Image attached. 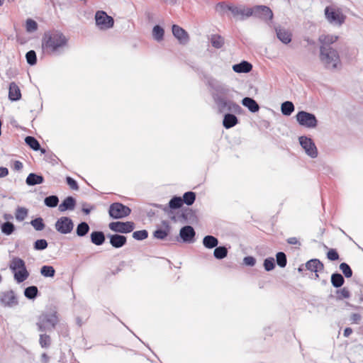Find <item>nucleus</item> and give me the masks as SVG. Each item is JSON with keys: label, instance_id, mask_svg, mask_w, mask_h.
<instances>
[{"label": "nucleus", "instance_id": "7", "mask_svg": "<svg viewBox=\"0 0 363 363\" xmlns=\"http://www.w3.org/2000/svg\"><path fill=\"white\" fill-rule=\"evenodd\" d=\"M131 210L129 207L121 203H112L108 210L109 215L114 219H120L130 215Z\"/></svg>", "mask_w": 363, "mask_h": 363}, {"label": "nucleus", "instance_id": "8", "mask_svg": "<svg viewBox=\"0 0 363 363\" xmlns=\"http://www.w3.org/2000/svg\"><path fill=\"white\" fill-rule=\"evenodd\" d=\"M95 21L96 26L101 30L109 29L112 28L114 24L113 18L104 11H96L95 14Z\"/></svg>", "mask_w": 363, "mask_h": 363}, {"label": "nucleus", "instance_id": "38", "mask_svg": "<svg viewBox=\"0 0 363 363\" xmlns=\"http://www.w3.org/2000/svg\"><path fill=\"white\" fill-rule=\"evenodd\" d=\"M164 30L160 26H155L152 29L153 38L160 42L164 38Z\"/></svg>", "mask_w": 363, "mask_h": 363}, {"label": "nucleus", "instance_id": "1", "mask_svg": "<svg viewBox=\"0 0 363 363\" xmlns=\"http://www.w3.org/2000/svg\"><path fill=\"white\" fill-rule=\"evenodd\" d=\"M68 39L57 30L45 33L42 40V48L45 53L59 55L67 45Z\"/></svg>", "mask_w": 363, "mask_h": 363}, {"label": "nucleus", "instance_id": "4", "mask_svg": "<svg viewBox=\"0 0 363 363\" xmlns=\"http://www.w3.org/2000/svg\"><path fill=\"white\" fill-rule=\"evenodd\" d=\"M325 15L327 21L335 26H342L346 19L342 11L335 6H327L325 9Z\"/></svg>", "mask_w": 363, "mask_h": 363}, {"label": "nucleus", "instance_id": "24", "mask_svg": "<svg viewBox=\"0 0 363 363\" xmlns=\"http://www.w3.org/2000/svg\"><path fill=\"white\" fill-rule=\"evenodd\" d=\"M252 69V64L245 60L233 66V70L237 73H248Z\"/></svg>", "mask_w": 363, "mask_h": 363}, {"label": "nucleus", "instance_id": "2", "mask_svg": "<svg viewBox=\"0 0 363 363\" xmlns=\"http://www.w3.org/2000/svg\"><path fill=\"white\" fill-rule=\"evenodd\" d=\"M58 322L59 318L56 312L43 313L37 318L36 326L40 333L51 332Z\"/></svg>", "mask_w": 363, "mask_h": 363}, {"label": "nucleus", "instance_id": "10", "mask_svg": "<svg viewBox=\"0 0 363 363\" xmlns=\"http://www.w3.org/2000/svg\"><path fill=\"white\" fill-rule=\"evenodd\" d=\"M302 148L305 150L307 155L311 158H315L318 156V149L313 140L306 136H301L298 138Z\"/></svg>", "mask_w": 363, "mask_h": 363}, {"label": "nucleus", "instance_id": "58", "mask_svg": "<svg viewBox=\"0 0 363 363\" xmlns=\"http://www.w3.org/2000/svg\"><path fill=\"white\" fill-rule=\"evenodd\" d=\"M66 181H67V184L69 186V187L72 190H78L79 189L78 184L73 178H72L70 177H67Z\"/></svg>", "mask_w": 363, "mask_h": 363}, {"label": "nucleus", "instance_id": "41", "mask_svg": "<svg viewBox=\"0 0 363 363\" xmlns=\"http://www.w3.org/2000/svg\"><path fill=\"white\" fill-rule=\"evenodd\" d=\"M40 274L44 277H54L55 269L52 266L44 265L40 269Z\"/></svg>", "mask_w": 363, "mask_h": 363}, {"label": "nucleus", "instance_id": "31", "mask_svg": "<svg viewBox=\"0 0 363 363\" xmlns=\"http://www.w3.org/2000/svg\"><path fill=\"white\" fill-rule=\"evenodd\" d=\"M52 340L49 335L42 333L39 335V345L42 348L48 349L51 346Z\"/></svg>", "mask_w": 363, "mask_h": 363}, {"label": "nucleus", "instance_id": "30", "mask_svg": "<svg viewBox=\"0 0 363 363\" xmlns=\"http://www.w3.org/2000/svg\"><path fill=\"white\" fill-rule=\"evenodd\" d=\"M203 245L206 248L213 249L218 245V240L213 235H206L203 238Z\"/></svg>", "mask_w": 363, "mask_h": 363}, {"label": "nucleus", "instance_id": "9", "mask_svg": "<svg viewBox=\"0 0 363 363\" xmlns=\"http://www.w3.org/2000/svg\"><path fill=\"white\" fill-rule=\"evenodd\" d=\"M219 112L222 113L224 111H232L237 113L240 110V106L231 100H228L226 96L222 98H216L215 101Z\"/></svg>", "mask_w": 363, "mask_h": 363}, {"label": "nucleus", "instance_id": "46", "mask_svg": "<svg viewBox=\"0 0 363 363\" xmlns=\"http://www.w3.org/2000/svg\"><path fill=\"white\" fill-rule=\"evenodd\" d=\"M1 232L6 235H11L14 230H15V226L14 225L11 223V222H5L2 225H1Z\"/></svg>", "mask_w": 363, "mask_h": 363}, {"label": "nucleus", "instance_id": "53", "mask_svg": "<svg viewBox=\"0 0 363 363\" xmlns=\"http://www.w3.org/2000/svg\"><path fill=\"white\" fill-rule=\"evenodd\" d=\"M26 58L30 65H35L37 62L36 53L34 50L28 51L26 55Z\"/></svg>", "mask_w": 363, "mask_h": 363}, {"label": "nucleus", "instance_id": "18", "mask_svg": "<svg viewBox=\"0 0 363 363\" xmlns=\"http://www.w3.org/2000/svg\"><path fill=\"white\" fill-rule=\"evenodd\" d=\"M228 9L231 11L234 16H252V8H246L243 6H228Z\"/></svg>", "mask_w": 363, "mask_h": 363}, {"label": "nucleus", "instance_id": "3", "mask_svg": "<svg viewBox=\"0 0 363 363\" xmlns=\"http://www.w3.org/2000/svg\"><path fill=\"white\" fill-rule=\"evenodd\" d=\"M320 59L327 69H336L340 64L339 54L334 48H320Z\"/></svg>", "mask_w": 363, "mask_h": 363}, {"label": "nucleus", "instance_id": "48", "mask_svg": "<svg viewBox=\"0 0 363 363\" xmlns=\"http://www.w3.org/2000/svg\"><path fill=\"white\" fill-rule=\"evenodd\" d=\"M15 216L17 220L23 221L28 216V210L24 207H18Z\"/></svg>", "mask_w": 363, "mask_h": 363}, {"label": "nucleus", "instance_id": "35", "mask_svg": "<svg viewBox=\"0 0 363 363\" xmlns=\"http://www.w3.org/2000/svg\"><path fill=\"white\" fill-rule=\"evenodd\" d=\"M228 255V249L225 246L216 247L213 256L218 259H223Z\"/></svg>", "mask_w": 363, "mask_h": 363}, {"label": "nucleus", "instance_id": "23", "mask_svg": "<svg viewBox=\"0 0 363 363\" xmlns=\"http://www.w3.org/2000/svg\"><path fill=\"white\" fill-rule=\"evenodd\" d=\"M21 98V93L18 86L15 82L9 84V99L11 101H18Z\"/></svg>", "mask_w": 363, "mask_h": 363}, {"label": "nucleus", "instance_id": "49", "mask_svg": "<svg viewBox=\"0 0 363 363\" xmlns=\"http://www.w3.org/2000/svg\"><path fill=\"white\" fill-rule=\"evenodd\" d=\"M276 260L280 267H285L287 264L286 256L282 252H279L276 255Z\"/></svg>", "mask_w": 363, "mask_h": 363}, {"label": "nucleus", "instance_id": "32", "mask_svg": "<svg viewBox=\"0 0 363 363\" xmlns=\"http://www.w3.org/2000/svg\"><path fill=\"white\" fill-rule=\"evenodd\" d=\"M345 283V279L340 273H333L331 275V284L335 288L341 287Z\"/></svg>", "mask_w": 363, "mask_h": 363}, {"label": "nucleus", "instance_id": "15", "mask_svg": "<svg viewBox=\"0 0 363 363\" xmlns=\"http://www.w3.org/2000/svg\"><path fill=\"white\" fill-rule=\"evenodd\" d=\"M195 235L196 232L191 225H185L180 229L179 236L184 242L192 243Z\"/></svg>", "mask_w": 363, "mask_h": 363}, {"label": "nucleus", "instance_id": "40", "mask_svg": "<svg viewBox=\"0 0 363 363\" xmlns=\"http://www.w3.org/2000/svg\"><path fill=\"white\" fill-rule=\"evenodd\" d=\"M26 143L33 150L38 151L40 149L39 142L33 136H27L25 138Z\"/></svg>", "mask_w": 363, "mask_h": 363}, {"label": "nucleus", "instance_id": "17", "mask_svg": "<svg viewBox=\"0 0 363 363\" xmlns=\"http://www.w3.org/2000/svg\"><path fill=\"white\" fill-rule=\"evenodd\" d=\"M305 267L306 269L315 272L316 277H318L317 273L324 269L323 264L318 259H312L308 261L305 264Z\"/></svg>", "mask_w": 363, "mask_h": 363}, {"label": "nucleus", "instance_id": "33", "mask_svg": "<svg viewBox=\"0 0 363 363\" xmlns=\"http://www.w3.org/2000/svg\"><path fill=\"white\" fill-rule=\"evenodd\" d=\"M13 276L18 283H22L28 278L29 272L27 269H22L13 272Z\"/></svg>", "mask_w": 363, "mask_h": 363}, {"label": "nucleus", "instance_id": "5", "mask_svg": "<svg viewBox=\"0 0 363 363\" xmlns=\"http://www.w3.org/2000/svg\"><path fill=\"white\" fill-rule=\"evenodd\" d=\"M207 84L211 89V94L214 101H216L217 97L222 98L226 96L228 89L225 84L213 78H209Z\"/></svg>", "mask_w": 363, "mask_h": 363}, {"label": "nucleus", "instance_id": "50", "mask_svg": "<svg viewBox=\"0 0 363 363\" xmlns=\"http://www.w3.org/2000/svg\"><path fill=\"white\" fill-rule=\"evenodd\" d=\"M30 224L38 231L43 230L45 228V223L42 218H37L32 220Z\"/></svg>", "mask_w": 363, "mask_h": 363}, {"label": "nucleus", "instance_id": "44", "mask_svg": "<svg viewBox=\"0 0 363 363\" xmlns=\"http://www.w3.org/2000/svg\"><path fill=\"white\" fill-rule=\"evenodd\" d=\"M211 43L213 47L218 49L223 47L224 39L219 35H212Z\"/></svg>", "mask_w": 363, "mask_h": 363}, {"label": "nucleus", "instance_id": "20", "mask_svg": "<svg viewBox=\"0 0 363 363\" xmlns=\"http://www.w3.org/2000/svg\"><path fill=\"white\" fill-rule=\"evenodd\" d=\"M337 39L338 36L335 35H321L319 37L320 48H333L331 45L335 43Z\"/></svg>", "mask_w": 363, "mask_h": 363}, {"label": "nucleus", "instance_id": "39", "mask_svg": "<svg viewBox=\"0 0 363 363\" xmlns=\"http://www.w3.org/2000/svg\"><path fill=\"white\" fill-rule=\"evenodd\" d=\"M169 233V226L167 225L166 228L164 229H157L153 233L154 238L158 239V240H164L167 236L168 235Z\"/></svg>", "mask_w": 363, "mask_h": 363}, {"label": "nucleus", "instance_id": "34", "mask_svg": "<svg viewBox=\"0 0 363 363\" xmlns=\"http://www.w3.org/2000/svg\"><path fill=\"white\" fill-rule=\"evenodd\" d=\"M281 111L283 115L290 116L294 111V105L291 101H286L282 103Z\"/></svg>", "mask_w": 363, "mask_h": 363}, {"label": "nucleus", "instance_id": "52", "mask_svg": "<svg viewBox=\"0 0 363 363\" xmlns=\"http://www.w3.org/2000/svg\"><path fill=\"white\" fill-rule=\"evenodd\" d=\"M26 28L28 33L35 32L38 29V23L34 20L28 18L26 22Z\"/></svg>", "mask_w": 363, "mask_h": 363}, {"label": "nucleus", "instance_id": "26", "mask_svg": "<svg viewBox=\"0 0 363 363\" xmlns=\"http://www.w3.org/2000/svg\"><path fill=\"white\" fill-rule=\"evenodd\" d=\"M9 268L13 272H15L22 269H26V267L25 262L21 258L15 257L11 259Z\"/></svg>", "mask_w": 363, "mask_h": 363}, {"label": "nucleus", "instance_id": "36", "mask_svg": "<svg viewBox=\"0 0 363 363\" xmlns=\"http://www.w3.org/2000/svg\"><path fill=\"white\" fill-rule=\"evenodd\" d=\"M89 225L86 222H81L78 224L76 233L79 237L85 236L89 231Z\"/></svg>", "mask_w": 363, "mask_h": 363}, {"label": "nucleus", "instance_id": "57", "mask_svg": "<svg viewBox=\"0 0 363 363\" xmlns=\"http://www.w3.org/2000/svg\"><path fill=\"white\" fill-rule=\"evenodd\" d=\"M327 258L330 261H335L339 259V255L336 250L330 249L327 253Z\"/></svg>", "mask_w": 363, "mask_h": 363}, {"label": "nucleus", "instance_id": "55", "mask_svg": "<svg viewBox=\"0 0 363 363\" xmlns=\"http://www.w3.org/2000/svg\"><path fill=\"white\" fill-rule=\"evenodd\" d=\"M48 242L45 239H40L34 242L33 247L35 250H43L48 247Z\"/></svg>", "mask_w": 363, "mask_h": 363}, {"label": "nucleus", "instance_id": "37", "mask_svg": "<svg viewBox=\"0 0 363 363\" xmlns=\"http://www.w3.org/2000/svg\"><path fill=\"white\" fill-rule=\"evenodd\" d=\"M38 294V287L35 286H30L25 289L24 290V296L30 300H33L36 298Z\"/></svg>", "mask_w": 363, "mask_h": 363}, {"label": "nucleus", "instance_id": "19", "mask_svg": "<svg viewBox=\"0 0 363 363\" xmlns=\"http://www.w3.org/2000/svg\"><path fill=\"white\" fill-rule=\"evenodd\" d=\"M277 36L280 41L284 44H289L291 41L292 35L291 32L284 28H276Z\"/></svg>", "mask_w": 363, "mask_h": 363}, {"label": "nucleus", "instance_id": "62", "mask_svg": "<svg viewBox=\"0 0 363 363\" xmlns=\"http://www.w3.org/2000/svg\"><path fill=\"white\" fill-rule=\"evenodd\" d=\"M9 174V170L6 167H0V178L5 177Z\"/></svg>", "mask_w": 363, "mask_h": 363}, {"label": "nucleus", "instance_id": "64", "mask_svg": "<svg viewBox=\"0 0 363 363\" xmlns=\"http://www.w3.org/2000/svg\"><path fill=\"white\" fill-rule=\"evenodd\" d=\"M13 168L16 170H21L23 168V164L20 161H16L13 164Z\"/></svg>", "mask_w": 363, "mask_h": 363}, {"label": "nucleus", "instance_id": "22", "mask_svg": "<svg viewBox=\"0 0 363 363\" xmlns=\"http://www.w3.org/2000/svg\"><path fill=\"white\" fill-rule=\"evenodd\" d=\"M76 206V200L72 196H67L64 201L59 205V211L64 212L65 211H72L74 209Z\"/></svg>", "mask_w": 363, "mask_h": 363}, {"label": "nucleus", "instance_id": "63", "mask_svg": "<svg viewBox=\"0 0 363 363\" xmlns=\"http://www.w3.org/2000/svg\"><path fill=\"white\" fill-rule=\"evenodd\" d=\"M287 242L290 245H296V244L300 245L299 241L295 237H291V238H288Z\"/></svg>", "mask_w": 363, "mask_h": 363}, {"label": "nucleus", "instance_id": "13", "mask_svg": "<svg viewBox=\"0 0 363 363\" xmlns=\"http://www.w3.org/2000/svg\"><path fill=\"white\" fill-rule=\"evenodd\" d=\"M252 16L268 21L272 19L273 13L267 6H255L252 8Z\"/></svg>", "mask_w": 363, "mask_h": 363}, {"label": "nucleus", "instance_id": "51", "mask_svg": "<svg viewBox=\"0 0 363 363\" xmlns=\"http://www.w3.org/2000/svg\"><path fill=\"white\" fill-rule=\"evenodd\" d=\"M340 269L346 278H350L352 276V270L347 263H341L340 264Z\"/></svg>", "mask_w": 363, "mask_h": 363}, {"label": "nucleus", "instance_id": "60", "mask_svg": "<svg viewBox=\"0 0 363 363\" xmlns=\"http://www.w3.org/2000/svg\"><path fill=\"white\" fill-rule=\"evenodd\" d=\"M94 208L93 206H90L87 203H83L82 204V211L86 214L88 215L90 213L91 211Z\"/></svg>", "mask_w": 363, "mask_h": 363}, {"label": "nucleus", "instance_id": "6", "mask_svg": "<svg viewBox=\"0 0 363 363\" xmlns=\"http://www.w3.org/2000/svg\"><path fill=\"white\" fill-rule=\"evenodd\" d=\"M296 118L301 126L308 128H314L318 125V121L314 114L304 111L298 112Z\"/></svg>", "mask_w": 363, "mask_h": 363}, {"label": "nucleus", "instance_id": "29", "mask_svg": "<svg viewBox=\"0 0 363 363\" xmlns=\"http://www.w3.org/2000/svg\"><path fill=\"white\" fill-rule=\"evenodd\" d=\"M44 178L41 175L35 173H30L26 178V182L28 186H34L43 183Z\"/></svg>", "mask_w": 363, "mask_h": 363}, {"label": "nucleus", "instance_id": "45", "mask_svg": "<svg viewBox=\"0 0 363 363\" xmlns=\"http://www.w3.org/2000/svg\"><path fill=\"white\" fill-rule=\"evenodd\" d=\"M45 205L50 208H55L58 205L59 199L57 196L52 195L45 197L44 200Z\"/></svg>", "mask_w": 363, "mask_h": 363}, {"label": "nucleus", "instance_id": "16", "mask_svg": "<svg viewBox=\"0 0 363 363\" xmlns=\"http://www.w3.org/2000/svg\"><path fill=\"white\" fill-rule=\"evenodd\" d=\"M172 33L182 44H186L189 41V35L186 31L177 25L172 26Z\"/></svg>", "mask_w": 363, "mask_h": 363}, {"label": "nucleus", "instance_id": "59", "mask_svg": "<svg viewBox=\"0 0 363 363\" xmlns=\"http://www.w3.org/2000/svg\"><path fill=\"white\" fill-rule=\"evenodd\" d=\"M255 263L256 259L252 256H247L243 259V264L247 266L252 267L255 264Z\"/></svg>", "mask_w": 363, "mask_h": 363}, {"label": "nucleus", "instance_id": "21", "mask_svg": "<svg viewBox=\"0 0 363 363\" xmlns=\"http://www.w3.org/2000/svg\"><path fill=\"white\" fill-rule=\"evenodd\" d=\"M108 238L111 245L115 248L122 247L127 242L126 237L118 234L109 235Z\"/></svg>", "mask_w": 363, "mask_h": 363}, {"label": "nucleus", "instance_id": "14", "mask_svg": "<svg viewBox=\"0 0 363 363\" xmlns=\"http://www.w3.org/2000/svg\"><path fill=\"white\" fill-rule=\"evenodd\" d=\"M0 303L4 307H13L18 305V301L13 291L10 290L0 294Z\"/></svg>", "mask_w": 363, "mask_h": 363}, {"label": "nucleus", "instance_id": "27", "mask_svg": "<svg viewBox=\"0 0 363 363\" xmlns=\"http://www.w3.org/2000/svg\"><path fill=\"white\" fill-rule=\"evenodd\" d=\"M242 104L244 106L247 107L249 111L252 113L257 112L259 109V106L257 101L250 97H245L242 99Z\"/></svg>", "mask_w": 363, "mask_h": 363}, {"label": "nucleus", "instance_id": "61", "mask_svg": "<svg viewBox=\"0 0 363 363\" xmlns=\"http://www.w3.org/2000/svg\"><path fill=\"white\" fill-rule=\"evenodd\" d=\"M361 320V315L359 313H352L350 316V320L352 323H357Z\"/></svg>", "mask_w": 363, "mask_h": 363}, {"label": "nucleus", "instance_id": "42", "mask_svg": "<svg viewBox=\"0 0 363 363\" xmlns=\"http://www.w3.org/2000/svg\"><path fill=\"white\" fill-rule=\"evenodd\" d=\"M182 199L183 203H186L187 206H191L195 201L196 194L193 191H187L184 193L183 198Z\"/></svg>", "mask_w": 363, "mask_h": 363}, {"label": "nucleus", "instance_id": "56", "mask_svg": "<svg viewBox=\"0 0 363 363\" xmlns=\"http://www.w3.org/2000/svg\"><path fill=\"white\" fill-rule=\"evenodd\" d=\"M264 267L266 271L269 272L275 267V262L273 257H268L264 261Z\"/></svg>", "mask_w": 363, "mask_h": 363}, {"label": "nucleus", "instance_id": "28", "mask_svg": "<svg viewBox=\"0 0 363 363\" xmlns=\"http://www.w3.org/2000/svg\"><path fill=\"white\" fill-rule=\"evenodd\" d=\"M90 238L91 242L96 245H101L105 241V235L102 231H93Z\"/></svg>", "mask_w": 363, "mask_h": 363}, {"label": "nucleus", "instance_id": "25", "mask_svg": "<svg viewBox=\"0 0 363 363\" xmlns=\"http://www.w3.org/2000/svg\"><path fill=\"white\" fill-rule=\"evenodd\" d=\"M238 123V118L231 113H226L224 116L223 125L226 129L231 128Z\"/></svg>", "mask_w": 363, "mask_h": 363}, {"label": "nucleus", "instance_id": "47", "mask_svg": "<svg viewBox=\"0 0 363 363\" xmlns=\"http://www.w3.org/2000/svg\"><path fill=\"white\" fill-rule=\"evenodd\" d=\"M183 201L182 197L174 196L169 202V206L172 209H177L182 206Z\"/></svg>", "mask_w": 363, "mask_h": 363}, {"label": "nucleus", "instance_id": "43", "mask_svg": "<svg viewBox=\"0 0 363 363\" xmlns=\"http://www.w3.org/2000/svg\"><path fill=\"white\" fill-rule=\"evenodd\" d=\"M351 296V293L346 287L336 291V299L341 301L343 299L349 298Z\"/></svg>", "mask_w": 363, "mask_h": 363}, {"label": "nucleus", "instance_id": "12", "mask_svg": "<svg viewBox=\"0 0 363 363\" xmlns=\"http://www.w3.org/2000/svg\"><path fill=\"white\" fill-rule=\"evenodd\" d=\"M109 228L116 233H128L133 230L135 228V224L133 222H112L108 225Z\"/></svg>", "mask_w": 363, "mask_h": 363}, {"label": "nucleus", "instance_id": "11", "mask_svg": "<svg viewBox=\"0 0 363 363\" xmlns=\"http://www.w3.org/2000/svg\"><path fill=\"white\" fill-rule=\"evenodd\" d=\"M55 228L61 234H68L72 231L74 223L70 218L62 216L57 220Z\"/></svg>", "mask_w": 363, "mask_h": 363}, {"label": "nucleus", "instance_id": "54", "mask_svg": "<svg viewBox=\"0 0 363 363\" xmlns=\"http://www.w3.org/2000/svg\"><path fill=\"white\" fill-rule=\"evenodd\" d=\"M148 233L146 230L135 231L133 233V238L137 240H143L147 238Z\"/></svg>", "mask_w": 363, "mask_h": 363}]
</instances>
